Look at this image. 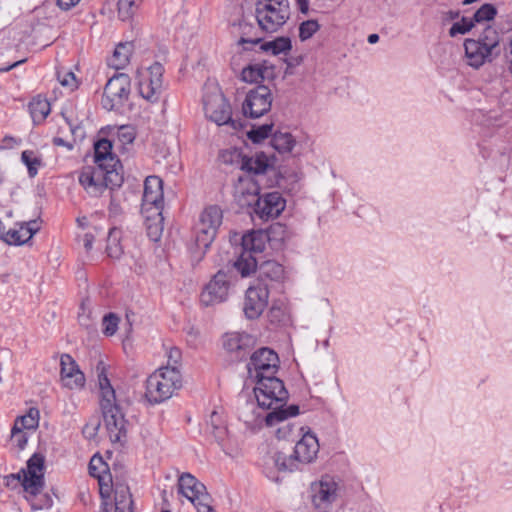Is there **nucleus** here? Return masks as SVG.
<instances>
[{
    "label": "nucleus",
    "instance_id": "nucleus-1",
    "mask_svg": "<svg viewBox=\"0 0 512 512\" xmlns=\"http://www.w3.org/2000/svg\"><path fill=\"white\" fill-rule=\"evenodd\" d=\"M253 382L255 383L253 391L257 406L263 410H272L265 415L267 426H273L299 414V407L297 405L283 408L289 395L281 379L278 377H265L263 380L259 379Z\"/></svg>",
    "mask_w": 512,
    "mask_h": 512
},
{
    "label": "nucleus",
    "instance_id": "nucleus-2",
    "mask_svg": "<svg viewBox=\"0 0 512 512\" xmlns=\"http://www.w3.org/2000/svg\"><path fill=\"white\" fill-rule=\"evenodd\" d=\"M96 372L99 387V403L109 439L112 444L123 446L126 443V421L116 402L115 390L107 377L103 362L97 364Z\"/></svg>",
    "mask_w": 512,
    "mask_h": 512
},
{
    "label": "nucleus",
    "instance_id": "nucleus-3",
    "mask_svg": "<svg viewBox=\"0 0 512 512\" xmlns=\"http://www.w3.org/2000/svg\"><path fill=\"white\" fill-rule=\"evenodd\" d=\"M182 385L178 367L162 366L147 378L145 397L151 404H159L173 397Z\"/></svg>",
    "mask_w": 512,
    "mask_h": 512
},
{
    "label": "nucleus",
    "instance_id": "nucleus-4",
    "mask_svg": "<svg viewBox=\"0 0 512 512\" xmlns=\"http://www.w3.org/2000/svg\"><path fill=\"white\" fill-rule=\"evenodd\" d=\"M44 464L45 457L34 453L27 461L26 469L12 473L4 477V484L7 488L15 490L21 485L30 496L36 497L44 488Z\"/></svg>",
    "mask_w": 512,
    "mask_h": 512
},
{
    "label": "nucleus",
    "instance_id": "nucleus-5",
    "mask_svg": "<svg viewBox=\"0 0 512 512\" xmlns=\"http://www.w3.org/2000/svg\"><path fill=\"white\" fill-rule=\"evenodd\" d=\"M318 450H277L265 462L264 473L268 479L276 483L280 478L276 475L273 468L277 471L293 472L301 470L303 466L312 463L317 458Z\"/></svg>",
    "mask_w": 512,
    "mask_h": 512
},
{
    "label": "nucleus",
    "instance_id": "nucleus-6",
    "mask_svg": "<svg viewBox=\"0 0 512 512\" xmlns=\"http://www.w3.org/2000/svg\"><path fill=\"white\" fill-rule=\"evenodd\" d=\"M222 221L223 212L217 205H210L200 213L195 228L196 250L193 252L197 261L202 259L207 249L215 240Z\"/></svg>",
    "mask_w": 512,
    "mask_h": 512
},
{
    "label": "nucleus",
    "instance_id": "nucleus-7",
    "mask_svg": "<svg viewBox=\"0 0 512 512\" xmlns=\"http://www.w3.org/2000/svg\"><path fill=\"white\" fill-rule=\"evenodd\" d=\"M255 17L259 28L267 33L278 31L290 17L288 0H256Z\"/></svg>",
    "mask_w": 512,
    "mask_h": 512
},
{
    "label": "nucleus",
    "instance_id": "nucleus-8",
    "mask_svg": "<svg viewBox=\"0 0 512 512\" xmlns=\"http://www.w3.org/2000/svg\"><path fill=\"white\" fill-rule=\"evenodd\" d=\"M268 242V235L262 230L250 231L241 237L240 255L234 262V267L242 277L255 272L257 259L254 254L262 253Z\"/></svg>",
    "mask_w": 512,
    "mask_h": 512
},
{
    "label": "nucleus",
    "instance_id": "nucleus-9",
    "mask_svg": "<svg viewBox=\"0 0 512 512\" xmlns=\"http://www.w3.org/2000/svg\"><path fill=\"white\" fill-rule=\"evenodd\" d=\"M79 183L84 190L93 197H98L107 189L120 187L123 182L122 173L116 170H109L86 166L79 174Z\"/></svg>",
    "mask_w": 512,
    "mask_h": 512
},
{
    "label": "nucleus",
    "instance_id": "nucleus-10",
    "mask_svg": "<svg viewBox=\"0 0 512 512\" xmlns=\"http://www.w3.org/2000/svg\"><path fill=\"white\" fill-rule=\"evenodd\" d=\"M205 115L217 125L233 123L231 106L216 85H207L203 96Z\"/></svg>",
    "mask_w": 512,
    "mask_h": 512
},
{
    "label": "nucleus",
    "instance_id": "nucleus-11",
    "mask_svg": "<svg viewBox=\"0 0 512 512\" xmlns=\"http://www.w3.org/2000/svg\"><path fill=\"white\" fill-rule=\"evenodd\" d=\"M280 360L278 354L267 347L256 350L247 364L248 377L251 381L276 377Z\"/></svg>",
    "mask_w": 512,
    "mask_h": 512
},
{
    "label": "nucleus",
    "instance_id": "nucleus-12",
    "mask_svg": "<svg viewBox=\"0 0 512 512\" xmlns=\"http://www.w3.org/2000/svg\"><path fill=\"white\" fill-rule=\"evenodd\" d=\"M338 481L334 476L323 475L318 481L311 483L309 498L316 512H329L337 498Z\"/></svg>",
    "mask_w": 512,
    "mask_h": 512
},
{
    "label": "nucleus",
    "instance_id": "nucleus-13",
    "mask_svg": "<svg viewBox=\"0 0 512 512\" xmlns=\"http://www.w3.org/2000/svg\"><path fill=\"white\" fill-rule=\"evenodd\" d=\"M164 67L155 62L147 68H141L137 72V85L141 97L150 102H156L163 89Z\"/></svg>",
    "mask_w": 512,
    "mask_h": 512
},
{
    "label": "nucleus",
    "instance_id": "nucleus-14",
    "mask_svg": "<svg viewBox=\"0 0 512 512\" xmlns=\"http://www.w3.org/2000/svg\"><path fill=\"white\" fill-rule=\"evenodd\" d=\"M272 102L271 90L265 85H259L247 92L242 103V113L245 117L259 118L270 111Z\"/></svg>",
    "mask_w": 512,
    "mask_h": 512
},
{
    "label": "nucleus",
    "instance_id": "nucleus-15",
    "mask_svg": "<svg viewBox=\"0 0 512 512\" xmlns=\"http://www.w3.org/2000/svg\"><path fill=\"white\" fill-rule=\"evenodd\" d=\"M268 283L255 282L246 291L243 312L246 318L254 320L259 318L268 305Z\"/></svg>",
    "mask_w": 512,
    "mask_h": 512
},
{
    "label": "nucleus",
    "instance_id": "nucleus-16",
    "mask_svg": "<svg viewBox=\"0 0 512 512\" xmlns=\"http://www.w3.org/2000/svg\"><path fill=\"white\" fill-rule=\"evenodd\" d=\"M130 93V79L128 75L120 73L110 78L104 88L103 106L112 110L122 105Z\"/></svg>",
    "mask_w": 512,
    "mask_h": 512
},
{
    "label": "nucleus",
    "instance_id": "nucleus-17",
    "mask_svg": "<svg viewBox=\"0 0 512 512\" xmlns=\"http://www.w3.org/2000/svg\"><path fill=\"white\" fill-rule=\"evenodd\" d=\"M229 280L226 273L219 271L205 286L201 293V303L205 306H212L224 302L229 293Z\"/></svg>",
    "mask_w": 512,
    "mask_h": 512
},
{
    "label": "nucleus",
    "instance_id": "nucleus-18",
    "mask_svg": "<svg viewBox=\"0 0 512 512\" xmlns=\"http://www.w3.org/2000/svg\"><path fill=\"white\" fill-rule=\"evenodd\" d=\"M255 342V338L246 332H228L222 338L223 348L236 360L245 358Z\"/></svg>",
    "mask_w": 512,
    "mask_h": 512
},
{
    "label": "nucleus",
    "instance_id": "nucleus-19",
    "mask_svg": "<svg viewBox=\"0 0 512 512\" xmlns=\"http://www.w3.org/2000/svg\"><path fill=\"white\" fill-rule=\"evenodd\" d=\"M259 191L260 187L252 175H241L234 184L233 196L241 207H246L255 204Z\"/></svg>",
    "mask_w": 512,
    "mask_h": 512
},
{
    "label": "nucleus",
    "instance_id": "nucleus-20",
    "mask_svg": "<svg viewBox=\"0 0 512 512\" xmlns=\"http://www.w3.org/2000/svg\"><path fill=\"white\" fill-rule=\"evenodd\" d=\"M178 491L186 497L193 505L203 500H210L206 486L195 476L186 472L178 478Z\"/></svg>",
    "mask_w": 512,
    "mask_h": 512
},
{
    "label": "nucleus",
    "instance_id": "nucleus-21",
    "mask_svg": "<svg viewBox=\"0 0 512 512\" xmlns=\"http://www.w3.org/2000/svg\"><path fill=\"white\" fill-rule=\"evenodd\" d=\"M163 203L162 180L157 176H148L144 183L142 209L149 211L154 209L155 214L160 215Z\"/></svg>",
    "mask_w": 512,
    "mask_h": 512
},
{
    "label": "nucleus",
    "instance_id": "nucleus-22",
    "mask_svg": "<svg viewBox=\"0 0 512 512\" xmlns=\"http://www.w3.org/2000/svg\"><path fill=\"white\" fill-rule=\"evenodd\" d=\"M60 366V379L63 386L69 389H80L84 386L85 376L69 354L61 356Z\"/></svg>",
    "mask_w": 512,
    "mask_h": 512
},
{
    "label": "nucleus",
    "instance_id": "nucleus-23",
    "mask_svg": "<svg viewBox=\"0 0 512 512\" xmlns=\"http://www.w3.org/2000/svg\"><path fill=\"white\" fill-rule=\"evenodd\" d=\"M255 213L264 220L276 218L285 208V200L279 192H271L258 197L255 202Z\"/></svg>",
    "mask_w": 512,
    "mask_h": 512
},
{
    "label": "nucleus",
    "instance_id": "nucleus-24",
    "mask_svg": "<svg viewBox=\"0 0 512 512\" xmlns=\"http://www.w3.org/2000/svg\"><path fill=\"white\" fill-rule=\"evenodd\" d=\"M94 161L96 167L103 169L116 170L121 172L122 166L119 159L112 153V143L108 139H100L94 145Z\"/></svg>",
    "mask_w": 512,
    "mask_h": 512
},
{
    "label": "nucleus",
    "instance_id": "nucleus-25",
    "mask_svg": "<svg viewBox=\"0 0 512 512\" xmlns=\"http://www.w3.org/2000/svg\"><path fill=\"white\" fill-rule=\"evenodd\" d=\"M205 436L209 445H225L227 428L220 413L213 411L205 424Z\"/></svg>",
    "mask_w": 512,
    "mask_h": 512
},
{
    "label": "nucleus",
    "instance_id": "nucleus-26",
    "mask_svg": "<svg viewBox=\"0 0 512 512\" xmlns=\"http://www.w3.org/2000/svg\"><path fill=\"white\" fill-rule=\"evenodd\" d=\"M464 47L467 63L473 68H479L485 62L491 61L493 56H495L484 45L474 39H467Z\"/></svg>",
    "mask_w": 512,
    "mask_h": 512
},
{
    "label": "nucleus",
    "instance_id": "nucleus-27",
    "mask_svg": "<svg viewBox=\"0 0 512 512\" xmlns=\"http://www.w3.org/2000/svg\"><path fill=\"white\" fill-rule=\"evenodd\" d=\"M39 230L40 222L38 220H30L21 223L18 228L9 230L5 240L9 244L22 245L29 241Z\"/></svg>",
    "mask_w": 512,
    "mask_h": 512
},
{
    "label": "nucleus",
    "instance_id": "nucleus-28",
    "mask_svg": "<svg viewBox=\"0 0 512 512\" xmlns=\"http://www.w3.org/2000/svg\"><path fill=\"white\" fill-rule=\"evenodd\" d=\"M259 406L257 407L253 401L245 400L243 404L238 407L239 419L243 421L247 427L256 428L260 427L262 422L265 421V415L261 412Z\"/></svg>",
    "mask_w": 512,
    "mask_h": 512
},
{
    "label": "nucleus",
    "instance_id": "nucleus-29",
    "mask_svg": "<svg viewBox=\"0 0 512 512\" xmlns=\"http://www.w3.org/2000/svg\"><path fill=\"white\" fill-rule=\"evenodd\" d=\"M270 166V160L264 153H255L248 157L244 156L241 160V170L246 172V175H260L266 172Z\"/></svg>",
    "mask_w": 512,
    "mask_h": 512
},
{
    "label": "nucleus",
    "instance_id": "nucleus-30",
    "mask_svg": "<svg viewBox=\"0 0 512 512\" xmlns=\"http://www.w3.org/2000/svg\"><path fill=\"white\" fill-rule=\"evenodd\" d=\"M273 74V68L265 63H254L243 68L241 79L247 83H259Z\"/></svg>",
    "mask_w": 512,
    "mask_h": 512
},
{
    "label": "nucleus",
    "instance_id": "nucleus-31",
    "mask_svg": "<svg viewBox=\"0 0 512 512\" xmlns=\"http://www.w3.org/2000/svg\"><path fill=\"white\" fill-rule=\"evenodd\" d=\"M284 278V268L276 261H265L258 269L256 282L267 283V280L279 282Z\"/></svg>",
    "mask_w": 512,
    "mask_h": 512
},
{
    "label": "nucleus",
    "instance_id": "nucleus-32",
    "mask_svg": "<svg viewBox=\"0 0 512 512\" xmlns=\"http://www.w3.org/2000/svg\"><path fill=\"white\" fill-rule=\"evenodd\" d=\"M133 49L132 42L119 43L108 61L109 66L116 70L125 68L130 62Z\"/></svg>",
    "mask_w": 512,
    "mask_h": 512
},
{
    "label": "nucleus",
    "instance_id": "nucleus-33",
    "mask_svg": "<svg viewBox=\"0 0 512 512\" xmlns=\"http://www.w3.org/2000/svg\"><path fill=\"white\" fill-rule=\"evenodd\" d=\"M271 145L279 153H290L296 145V140L291 133L278 131L272 135Z\"/></svg>",
    "mask_w": 512,
    "mask_h": 512
},
{
    "label": "nucleus",
    "instance_id": "nucleus-34",
    "mask_svg": "<svg viewBox=\"0 0 512 512\" xmlns=\"http://www.w3.org/2000/svg\"><path fill=\"white\" fill-rule=\"evenodd\" d=\"M38 424L39 411L35 408H30L26 415L18 417L15 420L13 426L37 435L36 429L38 427Z\"/></svg>",
    "mask_w": 512,
    "mask_h": 512
},
{
    "label": "nucleus",
    "instance_id": "nucleus-35",
    "mask_svg": "<svg viewBox=\"0 0 512 512\" xmlns=\"http://www.w3.org/2000/svg\"><path fill=\"white\" fill-rule=\"evenodd\" d=\"M29 110L32 116V119L35 123H40L45 120V118L50 113V103L41 97H35L29 103Z\"/></svg>",
    "mask_w": 512,
    "mask_h": 512
},
{
    "label": "nucleus",
    "instance_id": "nucleus-36",
    "mask_svg": "<svg viewBox=\"0 0 512 512\" xmlns=\"http://www.w3.org/2000/svg\"><path fill=\"white\" fill-rule=\"evenodd\" d=\"M120 240L121 231L117 228L110 229L106 245V252L109 257L118 259L122 255L123 249Z\"/></svg>",
    "mask_w": 512,
    "mask_h": 512
},
{
    "label": "nucleus",
    "instance_id": "nucleus-37",
    "mask_svg": "<svg viewBox=\"0 0 512 512\" xmlns=\"http://www.w3.org/2000/svg\"><path fill=\"white\" fill-rule=\"evenodd\" d=\"M477 41L493 54H499V35L492 27H486Z\"/></svg>",
    "mask_w": 512,
    "mask_h": 512
},
{
    "label": "nucleus",
    "instance_id": "nucleus-38",
    "mask_svg": "<svg viewBox=\"0 0 512 512\" xmlns=\"http://www.w3.org/2000/svg\"><path fill=\"white\" fill-rule=\"evenodd\" d=\"M37 438V435L13 426L10 435V444L15 448H24V446L29 444L30 440Z\"/></svg>",
    "mask_w": 512,
    "mask_h": 512
},
{
    "label": "nucleus",
    "instance_id": "nucleus-39",
    "mask_svg": "<svg viewBox=\"0 0 512 512\" xmlns=\"http://www.w3.org/2000/svg\"><path fill=\"white\" fill-rule=\"evenodd\" d=\"M109 472L108 464L103 460V457L96 453L92 456L89 462V473L91 476L102 480L104 474Z\"/></svg>",
    "mask_w": 512,
    "mask_h": 512
},
{
    "label": "nucleus",
    "instance_id": "nucleus-40",
    "mask_svg": "<svg viewBox=\"0 0 512 512\" xmlns=\"http://www.w3.org/2000/svg\"><path fill=\"white\" fill-rule=\"evenodd\" d=\"M21 160L28 169L30 177H35L38 173V168L41 166L42 161L34 151L25 150L21 154Z\"/></svg>",
    "mask_w": 512,
    "mask_h": 512
},
{
    "label": "nucleus",
    "instance_id": "nucleus-41",
    "mask_svg": "<svg viewBox=\"0 0 512 512\" xmlns=\"http://www.w3.org/2000/svg\"><path fill=\"white\" fill-rule=\"evenodd\" d=\"M262 49L271 51L274 55L286 53L291 49V41L287 37H279L273 41L263 44Z\"/></svg>",
    "mask_w": 512,
    "mask_h": 512
},
{
    "label": "nucleus",
    "instance_id": "nucleus-42",
    "mask_svg": "<svg viewBox=\"0 0 512 512\" xmlns=\"http://www.w3.org/2000/svg\"><path fill=\"white\" fill-rule=\"evenodd\" d=\"M301 438L298 440L295 448H313L319 447V440L317 436L308 427H301Z\"/></svg>",
    "mask_w": 512,
    "mask_h": 512
},
{
    "label": "nucleus",
    "instance_id": "nucleus-43",
    "mask_svg": "<svg viewBox=\"0 0 512 512\" xmlns=\"http://www.w3.org/2000/svg\"><path fill=\"white\" fill-rule=\"evenodd\" d=\"M272 129H273L272 123L264 124V125L252 128L247 133V136L253 143H260L272 134Z\"/></svg>",
    "mask_w": 512,
    "mask_h": 512
},
{
    "label": "nucleus",
    "instance_id": "nucleus-44",
    "mask_svg": "<svg viewBox=\"0 0 512 512\" xmlns=\"http://www.w3.org/2000/svg\"><path fill=\"white\" fill-rule=\"evenodd\" d=\"M496 15V8L492 4L482 5L474 14L473 22L483 23L492 20Z\"/></svg>",
    "mask_w": 512,
    "mask_h": 512
},
{
    "label": "nucleus",
    "instance_id": "nucleus-45",
    "mask_svg": "<svg viewBox=\"0 0 512 512\" xmlns=\"http://www.w3.org/2000/svg\"><path fill=\"white\" fill-rule=\"evenodd\" d=\"M320 28L316 20H307L299 26V38L301 41L310 39Z\"/></svg>",
    "mask_w": 512,
    "mask_h": 512
},
{
    "label": "nucleus",
    "instance_id": "nucleus-46",
    "mask_svg": "<svg viewBox=\"0 0 512 512\" xmlns=\"http://www.w3.org/2000/svg\"><path fill=\"white\" fill-rule=\"evenodd\" d=\"M162 232V217L161 214L159 216L156 214V218L153 221L148 220L147 222V235L152 241L156 242L160 239Z\"/></svg>",
    "mask_w": 512,
    "mask_h": 512
},
{
    "label": "nucleus",
    "instance_id": "nucleus-47",
    "mask_svg": "<svg viewBox=\"0 0 512 512\" xmlns=\"http://www.w3.org/2000/svg\"><path fill=\"white\" fill-rule=\"evenodd\" d=\"M57 79L59 83L69 91L75 90L78 86L76 77L74 73L71 71H58Z\"/></svg>",
    "mask_w": 512,
    "mask_h": 512
},
{
    "label": "nucleus",
    "instance_id": "nucleus-48",
    "mask_svg": "<svg viewBox=\"0 0 512 512\" xmlns=\"http://www.w3.org/2000/svg\"><path fill=\"white\" fill-rule=\"evenodd\" d=\"M136 136L134 127L130 125H122L116 130V137L122 144H131Z\"/></svg>",
    "mask_w": 512,
    "mask_h": 512
},
{
    "label": "nucleus",
    "instance_id": "nucleus-49",
    "mask_svg": "<svg viewBox=\"0 0 512 512\" xmlns=\"http://www.w3.org/2000/svg\"><path fill=\"white\" fill-rule=\"evenodd\" d=\"M119 318L113 314L109 313L103 318V332L107 336H112L115 334L118 328Z\"/></svg>",
    "mask_w": 512,
    "mask_h": 512
},
{
    "label": "nucleus",
    "instance_id": "nucleus-50",
    "mask_svg": "<svg viewBox=\"0 0 512 512\" xmlns=\"http://www.w3.org/2000/svg\"><path fill=\"white\" fill-rule=\"evenodd\" d=\"M474 26V22L467 18H462L461 22H456L449 30V35L455 37L458 34H465L469 32Z\"/></svg>",
    "mask_w": 512,
    "mask_h": 512
},
{
    "label": "nucleus",
    "instance_id": "nucleus-51",
    "mask_svg": "<svg viewBox=\"0 0 512 512\" xmlns=\"http://www.w3.org/2000/svg\"><path fill=\"white\" fill-rule=\"evenodd\" d=\"M100 427V419L98 416L91 417L83 427L82 433L85 438L93 439L97 435Z\"/></svg>",
    "mask_w": 512,
    "mask_h": 512
},
{
    "label": "nucleus",
    "instance_id": "nucleus-52",
    "mask_svg": "<svg viewBox=\"0 0 512 512\" xmlns=\"http://www.w3.org/2000/svg\"><path fill=\"white\" fill-rule=\"evenodd\" d=\"M141 0H119L118 9L122 20L130 18L132 8L137 6Z\"/></svg>",
    "mask_w": 512,
    "mask_h": 512
},
{
    "label": "nucleus",
    "instance_id": "nucleus-53",
    "mask_svg": "<svg viewBox=\"0 0 512 512\" xmlns=\"http://www.w3.org/2000/svg\"><path fill=\"white\" fill-rule=\"evenodd\" d=\"M182 355L180 349L176 347H171L167 352V365L166 366H175L179 364L181 361Z\"/></svg>",
    "mask_w": 512,
    "mask_h": 512
},
{
    "label": "nucleus",
    "instance_id": "nucleus-54",
    "mask_svg": "<svg viewBox=\"0 0 512 512\" xmlns=\"http://www.w3.org/2000/svg\"><path fill=\"white\" fill-rule=\"evenodd\" d=\"M95 235L92 232H86L83 236H78L79 242H82L83 247L89 253L93 247Z\"/></svg>",
    "mask_w": 512,
    "mask_h": 512
},
{
    "label": "nucleus",
    "instance_id": "nucleus-55",
    "mask_svg": "<svg viewBox=\"0 0 512 512\" xmlns=\"http://www.w3.org/2000/svg\"><path fill=\"white\" fill-rule=\"evenodd\" d=\"M285 316V311L280 306L273 305L270 309V317L271 321H283Z\"/></svg>",
    "mask_w": 512,
    "mask_h": 512
},
{
    "label": "nucleus",
    "instance_id": "nucleus-56",
    "mask_svg": "<svg viewBox=\"0 0 512 512\" xmlns=\"http://www.w3.org/2000/svg\"><path fill=\"white\" fill-rule=\"evenodd\" d=\"M210 500H203L200 502H197L195 504V508L197 509V512H216L214 508L209 503Z\"/></svg>",
    "mask_w": 512,
    "mask_h": 512
},
{
    "label": "nucleus",
    "instance_id": "nucleus-57",
    "mask_svg": "<svg viewBox=\"0 0 512 512\" xmlns=\"http://www.w3.org/2000/svg\"><path fill=\"white\" fill-rule=\"evenodd\" d=\"M80 0H58V6L62 10H69L74 7Z\"/></svg>",
    "mask_w": 512,
    "mask_h": 512
},
{
    "label": "nucleus",
    "instance_id": "nucleus-58",
    "mask_svg": "<svg viewBox=\"0 0 512 512\" xmlns=\"http://www.w3.org/2000/svg\"><path fill=\"white\" fill-rule=\"evenodd\" d=\"M298 6H299V10L302 12V13H307L308 12V8H309V1L308 0H296Z\"/></svg>",
    "mask_w": 512,
    "mask_h": 512
},
{
    "label": "nucleus",
    "instance_id": "nucleus-59",
    "mask_svg": "<svg viewBox=\"0 0 512 512\" xmlns=\"http://www.w3.org/2000/svg\"><path fill=\"white\" fill-rule=\"evenodd\" d=\"M260 41H261L260 37H255V38L247 39V38L242 36L240 38V40H239V43L240 44H245V43L258 44Z\"/></svg>",
    "mask_w": 512,
    "mask_h": 512
},
{
    "label": "nucleus",
    "instance_id": "nucleus-60",
    "mask_svg": "<svg viewBox=\"0 0 512 512\" xmlns=\"http://www.w3.org/2000/svg\"><path fill=\"white\" fill-rule=\"evenodd\" d=\"M76 221H77V224L79 227H81V228L88 227V218L86 216L78 217Z\"/></svg>",
    "mask_w": 512,
    "mask_h": 512
},
{
    "label": "nucleus",
    "instance_id": "nucleus-61",
    "mask_svg": "<svg viewBox=\"0 0 512 512\" xmlns=\"http://www.w3.org/2000/svg\"><path fill=\"white\" fill-rule=\"evenodd\" d=\"M121 503L122 502H116L115 512H132L129 507L126 509V505L121 506Z\"/></svg>",
    "mask_w": 512,
    "mask_h": 512
},
{
    "label": "nucleus",
    "instance_id": "nucleus-62",
    "mask_svg": "<svg viewBox=\"0 0 512 512\" xmlns=\"http://www.w3.org/2000/svg\"><path fill=\"white\" fill-rule=\"evenodd\" d=\"M25 62V60H20V61H17L15 63H13L12 65L8 66V67H5V68H2L0 69V72H7V71H10L11 69H13L14 67L18 66L19 64Z\"/></svg>",
    "mask_w": 512,
    "mask_h": 512
},
{
    "label": "nucleus",
    "instance_id": "nucleus-63",
    "mask_svg": "<svg viewBox=\"0 0 512 512\" xmlns=\"http://www.w3.org/2000/svg\"><path fill=\"white\" fill-rule=\"evenodd\" d=\"M378 40H379V36H378V34H370V35L368 36V42H369L370 44H375V43H377V42H378Z\"/></svg>",
    "mask_w": 512,
    "mask_h": 512
},
{
    "label": "nucleus",
    "instance_id": "nucleus-64",
    "mask_svg": "<svg viewBox=\"0 0 512 512\" xmlns=\"http://www.w3.org/2000/svg\"><path fill=\"white\" fill-rule=\"evenodd\" d=\"M54 144L58 145V146L64 145V140L61 139V138H55L54 139Z\"/></svg>",
    "mask_w": 512,
    "mask_h": 512
}]
</instances>
